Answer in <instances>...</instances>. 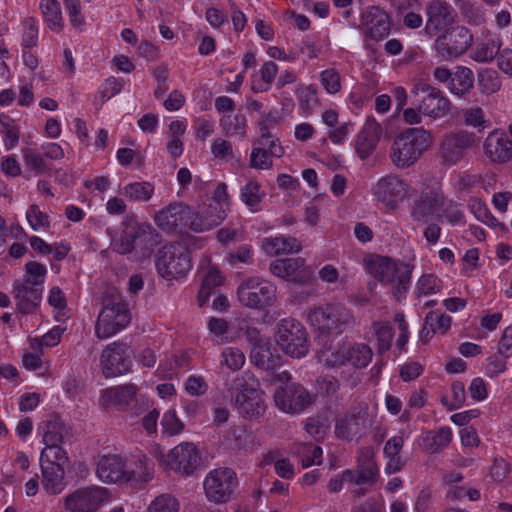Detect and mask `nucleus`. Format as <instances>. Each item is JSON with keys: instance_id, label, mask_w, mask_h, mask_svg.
Instances as JSON below:
<instances>
[{"instance_id": "obj_1", "label": "nucleus", "mask_w": 512, "mask_h": 512, "mask_svg": "<svg viewBox=\"0 0 512 512\" xmlns=\"http://www.w3.org/2000/svg\"><path fill=\"white\" fill-rule=\"evenodd\" d=\"M307 322L319 336L329 338L352 329L356 320L352 311L345 305L331 302L310 308Z\"/></svg>"}, {"instance_id": "obj_2", "label": "nucleus", "mask_w": 512, "mask_h": 512, "mask_svg": "<svg viewBox=\"0 0 512 512\" xmlns=\"http://www.w3.org/2000/svg\"><path fill=\"white\" fill-rule=\"evenodd\" d=\"M433 138L428 130L423 128H407L393 141L390 158L400 169L413 165L432 145Z\"/></svg>"}, {"instance_id": "obj_3", "label": "nucleus", "mask_w": 512, "mask_h": 512, "mask_svg": "<svg viewBox=\"0 0 512 512\" xmlns=\"http://www.w3.org/2000/svg\"><path fill=\"white\" fill-rule=\"evenodd\" d=\"M239 392L235 397V405L239 414L249 420L262 417L267 409L259 381L250 372H244L234 381Z\"/></svg>"}, {"instance_id": "obj_4", "label": "nucleus", "mask_w": 512, "mask_h": 512, "mask_svg": "<svg viewBox=\"0 0 512 512\" xmlns=\"http://www.w3.org/2000/svg\"><path fill=\"white\" fill-rule=\"evenodd\" d=\"M155 266L158 274L167 280L184 277L192 267L190 252L179 242L165 245L156 254Z\"/></svg>"}, {"instance_id": "obj_5", "label": "nucleus", "mask_w": 512, "mask_h": 512, "mask_svg": "<svg viewBox=\"0 0 512 512\" xmlns=\"http://www.w3.org/2000/svg\"><path fill=\"white\" fill-rule=\"evenodd\" d=\"M127 305L119 297L106 298L95 325V334L99 339L113 336L130 322Z\"/></svg>"}, {"instance_id": "obj_6", "label": "nucleus", "mask_w": 512, "mask_h": 512, "mask_svg": "<svg viewBox=\"0 0 512 512\" xmlns=\"http://www.w3.org/2000/svg\"><path fill=\"white\" fill-rule=\"evenodd\" d=\"M275 339L281 350L290 357L301 358L309 351L308 333L296 319H282L277 324Z\"/></svg>"}, {"instance_id": "obj_7", "label": "nucleus", "mask_w": 512, "mask_h": 512, "mask_svg": "<svg viewBox=\"0 0 512 512\" xmlns=\"http://www.w3.org/2000/svg\"><path fill=\"white\" fill-rule=\"evenodd\" d=\"M238 487L236 473L230 468H216L211 470L203 482L204 493L207 500L214 504L228 503Z\"/></svg>"}, {"instance_id": "obj_8", "label": "nucleus", "mask_w": 512, "mask_h": 512, "mask_svg": "<svg viewBox=\"0 0 512 512\" xmlns=\"http://www.w3.org/2000/svg\"><path fill=\"white\" fill-rule=\"evenodd\" d=\"M412 104L424 115L434 119L448 114L450 101L443 93L424 82L414 85L411 90Z\"/></svg>"}, {"instance_id": "obj_9", "label": "nucleus", "mask_w": 512, "mask_h": 512, "mask_svg": "<svg viewBox=\"0 0 512 512\" xmlns=\"http://www.w3.org/2000/svg\"><path fill=\"white\" fill-rule=\"evenodd\" d=\"M237 298L243 306L261 310L273 304L276 287L258 277H250L238 286Z\"/></svg>"}, {"instance_id": "obj_10", "label": "nucleus", "mask_w": 512, "mask_h": 512, "mask_svg": "<svg viewBox=\"0 0 512 512\" xmlns=\"http://www.w3.org/2000/svg\"><path fill=\"white\" fill-rule=\"evenodd\" d=\"M108 499L106 488L88 486L68 494L64 498V507L70 512H95Z\"/></svg>"}, {"instance_id": "obj_11", "label": "nucleus", "mask_w": 512, "mask_h": 512, "mask_svg": "<svg viewBox=\"0 0 512 512\" xmlns=\"http://www.w3.org/2000/svg\"><path fill=\"white\" fill-rule=\"evenodd\" d=\"M372 356V349L364 343L342 345L326 356L325 364L330 368L347 364L355 368H365L370 363Z\"/></svg>"}, {"instance_id": "obj_12", "label": "nucleus", "mask_w": 512, "mask_h": 512, "mask_svg": "<svg viewBox=\"0 0 512 512\" xmlns=\"http://www.w3.org/2000/svg\"><path fill=\"white\" fill-rule=\"evenodd\" d=\"M274 401L283 412L296 414L311 405L313 398L302 385L290 383L280 386L275 391Z\"/></svg>"}, {"instance_id": "obj_13", "label": "nucleus", "mask_w": 512, "mask_h": 512, "mask_svg": "<svg viewBox=\"0 0 512 512\" xmlns=\"http://www.w3.org/2000/svg\"><path fill=\"white\" fill-rule=\"evenodd\" d=\"M473 35L464 26H456L445 30L436 39V49L444 58H454L462 55L471 45Z\"/></svg>"}, {"instance_id": "obj_14", "label": "nucleus", "mask_w": 512, "mask_h": 512, "mask_svg": "<svg viewBox=\"0 0 512 512\" xmlns=\"http://www.w3.org/2000/svg\"><path fill=\"white\" fill-rule=\"evenodd\" d=\"M200 461V453L191 442H182L167 454V467L185 476L192 475L199 467Z\"/></svg>"}, {"instance_id": "obj_15", "label": "nucleus", "mask_w": 512, "mask_h": 512, "mask_svg": "<svg viewBox=\"0 0 512 512\" xmlns=\"http://www.w3.org/2000/svg\"><path fill=\"white\" fill-rule=\"evenodd\" d=\"M407 184L397 176L388 175L381 178L373 187V194L387 210L398 208V203L407 195Z\"/></svg>"}, {"instance_id": "obj_16", "label": "nucleus", "mask_w": 512, "mask_h": 512, "mask_svg": "<svg viewBox=\"0 0 512 512\" xmlns=\"http://www.w3.org/2000/svg\"><path fill=\"white\" fill-rule=\"evenodd\" d=\"M194 210L184 203H171L155 215V222L165 231H182L189 227Z\"/></svg>"}, {"instance_id": "obj_17", "label": "nucleus", "mask_w": 512, "mask_h": 512, "mask_svg": "<svg viewBox=\"0 0 512 512\" xmlns=\"http://www.w3.org/2000/svg\"><path fill=\"white\" fill-rule=\"evenodd\" d=\"M270 272L296 284H306L313 276L302 257L275 260L270 264Z\"/></svg>"}, {"instance_id": "obj_18", "label": "nucleus", "mask_w": 512, "mask_h": 512, "mask_svg": "<svg viewBox=\"0 0 512 512\" xmlns=\"http://www.w3.org/2000/svg\"><path fill=\"white\" fill-rule=\"evenodd\" d=\"M370 426L368 409H360L336 420L335 435L340 439L359 440L366 435Z\"/></svg>"}, {"instance_id": "obj_19", "label": "nucleus", "mask_w": 512, "mask_h": 512, "mask_svg": "<svg viewBox=\"0 0 512 512\" xmlns=\"http://www.w3.org/2000/svg\"><path fill=\"white\" fill-rule=\"evenodd\" d=\"M126 351L127 346L120 342H114L102 351L100 364L106 377L122 375L129 371L131 361Z\"/></svg>"}, {"instance_id": "obj_20", "label": "nucleus", "mask_w": 512, "mask_h": 512, "mask_svg": "<svg viewBox=\"0 0 512 512\" xmlns=\"http://www.w3.org/2000/svg\"><path fill=\"white\" fill-rule=\"evenodd\" d=\"M426 12L425 32L431 36L447 30L456 16L454 8L444 0H431L426 6Z\"/></svg>"}, {"instance_id": "obj_21", "label": "nucleus", "mask_w": 512, "mask_h": 512, "mask_svg": "<svg viewBox=\"0 0 512 512\" xmlns=\"http://www.w3.org/2000/svg\"><path fill=\"white\" fill-rule=\"evenodd\" d=\"M474 136L467 132L447 135L443 138L439 148V157L446 165L457 164L464 155V151L474 144Z\"/></svg>"}, {"instance_id": "obj_22", "label": "nucleus", "mask_w": 512, "mask_h": 512, "mask_svg": "<svg viewBox=\"0 0 512 512\" xmlns=\"http://www.w3.org/2000/svg\"><path fill=\"white\" fill-rule=\"evenodd\" d=\"M225 209L217 203L203 206L191 218L190 229L194 232H204L222 223L226 218Z\"/></svg>"}, {"instance_id": "obj_23", "label": "nucleus", "mask_w": 512, "mask_h": 512, "mask_svg": "<svg viewBox=\"0 0 512 512\" xmlns=\"http://www.w3.org/2000/svg\"><path fill=\"white\" fill-rule=\"evenodd\" d=\"M485 154L496 163H506L512 159V140L504 132H491L484 142Z\"/></svg>"}, {"instance_id": "obj_24", "label": "nucleus", "mask_w": 512, "mask_h": 512, "mask_svg": "<svg viewBox=\"0 0 512 512\" xmlns=\"http://www.w3.org/2000/svg\"><path fill=\"white\" fill-rule=\"evenodd\" d=\"M42 291V288L16 280L13 284V294L17 309L22 314L32 313L40 305Z\"/></svg>"}, {"instance_id": "obj_25", "label": "nucleus", "mask_w": 512, "mask_h": 512, "mask_svg": "<svg viewBox=\"0 0 512 512\" xmlns=\"http://www.w3.org/2000/svg\"><path fill=\"white\" fill-rule=\"evenodd\" d=\"M96 473L105 482L130 481L132 476L125 470L122 459L116 455L103 456L97 464Z\"/></svg>"}, {"instance_id": "obj_26", "label": "nucleus", "mask_w": 512, "mask_h": 512, "mask_svg": "<svg viewBox=\"0 0 512 512\" xmlns=\"http://www.w3.org/2000/svg\"><path fill=\"white\" fill-rule=\"evenodd\" d=\"M374 449L370 446L360 449L357 458V485H374L379 477L374 460Z\"/></svg>"}, {"instance_id": "obj_27", "label": "nucleus", "mask_w": 512, "mask_h": 512, "mask_svg": "<svg viewBox=\"0 0 512 512\" xmlns=\"http://www.w3.org/2000/svg\"><path fill=\"white\" fill-rule=\"evenodd\" d=\"M382 134V128L375 120H368L357 136L355 148L358 156L364 160L375 150Z\"/></svg>"}, {"instance_id": "obj_28", "label": "nucleus", "mask_w": 512, "mask_h": 512, "mask_svg": "<svg viewBox=\"0 0 512 512\" xmlns=\"http://www.w3.org/2000/svg\"><path fill=\"white\" fill-rule=\"evenodd\" d=\"M251 345L250 361L255 366L264 370H272L279 365L280 357L272 353L271 343L267 339L261 338Z\"/></svg>"}, {"instance_id": "obj_29", "label": "nucleus", "mask_w": 512, "mask_h": 512, "mask_svg": "<svg viewBox=\"0 0 512 512\" xmlns=\"http://www.w3.org/2000/svg\"><path fill=\"white\" fill-rule=\"evenodd\" d=\"M42 485L44 490L50 495L60 494L66 486L65 469L58 463L41 464Z\"/></svg>"}, {"instance_id": "obj_30", "label": "nucleus", "mask_w": 512, "mask_h": 512, "mask_svg": "<svg viewBox=\"0 0 512 512\" xmlns=\"http://www.w3.org/2000/svg\"><path fill=\"white\" fill-rule=\"evenodd\" d=\"M363 23L367 26V35L374 40H381L389 34L388 16L382 10L373 7L363 15Z\"/></svg>"}, {"instance_id": "obj_31", "label": "nucleus", "mask_w": 512, "mask_h": 512, "mask_svg": "<svg viewBox=\"0 0 512 512\" xmlns=\"http://www.w3.org/2000/svg\"><path fill=\"white\" fill-rule=\"evenodd\" d=\"M438 205H444V199L429 194H422L411 207L410 215L416 222H426Z\"/></svg>"}, {"instance_id": "obj_32", "label": "nucleus", "mask_w": 512, "mask_h": 512, "mask_svg": "<svg viewBox=\"0 0 512 512\" xmlns=\"http://www.w3.org/2000/svg\"><path fill=\"white\" fill-rule=\"evenodd\" d=\"M265 251L271 256L297 253L302 249L301 243L294 237L278 236L263 241Z\"/></svg>"}, {"instance_id": "obj_33", "label": "nucleus", "mask_w": 512, "mask_h": 512, "mask_svg": "<svg viewBox=\"0 0 512 512\" xmlns=\"http://www.w3.org/2000/svg\"><path fill=\"white\" fill-rule=\"evenodd\" d=\"M388 257H377L371 262V269L376 279L381 282H393L400 274V265Z\"/></svg>"}, {"instance_id": "obj_34", "label": "nucleus", "mask_w": 512, "mask_h": 512, "mask_svg": "<svg viewBox=\"0 0 512 512\" xmlns=\"http://www.w3.org/2000/svg\"><path fill=\"white\" fill-rule=\"evenodd\" d=\"M452 440L449 427H441L438 431H428L422 437L423 448L429 453H439L446 448Z\"/></svg>"}, {"instance_id": "obj_35", "label": "nucleus", "mask_w": 512, "mask_h": 512, "mask_svg": "<svg viewBox=\"0 0 512 512\" xmlns=\"http://www.w3.org/2000/svg\"><path fill=\"white\" fill-rule=\"evenodd\" d=\"M256 324L257 321L250 317L239 316L231 323V330L237 337L243 338L250 344H253L262 338Z\"/></svg>"}, {"instance_id": "obj_36", "label": "nucleus", "mask_w": 512, "mask_h": 512, "mask_svg": "<svg viewBox=\"0 0 512 512\" xmlns=\"http://www.w3.org/2000/svg\"><path fill=\"white\" fill-rule=\"evenodd\" d=\"M137 246H140L143 254H150L151 250L161 242V236L149 223L135 224Z\"/></svg>"}, {"instance_id": "obj_37", "label": "nucleus", "mask_w": 512, "mask_h": 512, "mask_svg": "<svg viewBox=\"0 0 512 512\" xmlns=\"http://www.w3.org/2000/svg\"><path fill=\"white\" fill-rule=\"evenodd\" d=\"M138 391L137 386L133 384H127L123 386L113 387L106 389L102 398L105 403L114 405H128L132 402Z\"/></svg>"}, {"instance_id": "obj_38", "label": "nucleus", "mask_w": 512, "mask_h": 512, "mask_svg": "<svg viewBox=\"0 0 512 512\" xmlns=\"http://www.w3.org/2000/svg\"><path fill=\"white\" fill-rule=\"evenodd\" d=\"M473 84V72L467 67L459 66L452 74L451 81L448 83V88L452 93L462 96L473 87Z\"/></svg>"}, {"instance_id": "obj_39", "label": "nucleus", "mask_w": 512, "mask_h": 512, "mask_svg": "<svg viewBox=\"0 0 512 512\" xmlns=\"http://www.w3.org/2000/svg\"><path fill=\"white\" fill-rule=\"evenodd\" d=\"M40 9L47 26L55 32L62 31L64 23L60 3L57 0H41Z\"/></svg>"}, {"instance_id": "obj_40", "label": "nucleus", "mask_w": 512, "mask_h": 512, "mask_svg": "<svg viewBox=\"0 0 512 512\" xmlns=\"http://www.w3.org/2000/svg\"><path fill=\"white\" fill-rule=\"evenodd\" d=\"M268 138L260 137L254 141L250 155V167L254 169H270L273 165V160L266 150Z\"/></svg>"}, {"instance_id": "obj_41", "label": "nucleus", "mask_w": 512, "mask_h": 512, "mask_svg": "<svg viewBox=\"0 0 512 512\" xmlns=\"http://www.w3.org/2000/svg\"><path fill=\"white\" fill-rule=\"evenodd\" d=\"M501 42L498 38L485 39L478 43L472 53V58L477 62H490L496 55L499 56Z\"/></svg>"}, {"instance_id": "obj_42", "label": "nucleus", "mask_w": 512, "mask_h": 512, "mask_svg": "<svg viewBox=\"0 0 512 512\" xmlns=\"http://www.w3.org/2000/svg\"><path fill=\"white\" fill-rule=\"evenodd\" d=\"M122 194L130 201L146 202L154 194V186L150 182H134L123 187Z\"/></svg>"}, {"instance_id": "obj_43", "label": "nucleus", "mask_w": 512, "mask_h": 512, "mask_svg": "<svg viewBox=\"0 0 512 512\" xmlns=\"http://www.w3.org/2000/svg\"><path fill=\"white\" fill-rule=\"evenodd\" d=\"M222 283L223 277L220 272L217 269L211 267L203 279L200 290L198 292L199 306H204L210 295L213 293L214 289L220 286Z\"/></svg>"}, {"instance_id": "obj_44", "label": "nucleus", "mask_w": 512, "mask_h": 512, "mask_svg": "<svg viewBox=\"0 0 512 512\" xmlns=\"http://www.w3.org/2000/svg\"><path fill=\"white\" fill-rule=\"evenodd\" d=\"M180 504L172 494L164 493L155 497L145 512H179Z\"/></svg>"}, {"instance_id": "obj_45", "label": "nucleus", "mask_w": 512, "mask_h": 512, "mask_svg": "<svg viewBox=\"0 0 512 512\" xmlns=\"http://www.w3.org/2000/svg\"><path fill=\"white\" fill-rule=\"evenodd\" d=\"M46 274L47 269L43 264L30 261L25 264V277L20 281L27 285L42 288Z\"/></svg>"}, {"instance_id": "obj_46", "label": "nucleus", "mask_w": 512, "mask_h": 512, "mask_svg": "<svg viewBox=\"0 0 512 512\" xmlns=\"http://www.w3.org/2000/svg\"><path fill=\"white\" fill-rule=\"evenodd\" d=\"M373 329L377 339L378 353L382 354L388 351L394 335L392 326L388 322H375Z\"/></svg>"}, {"instance_id": "obj_47", "label": "nucleus", "mask_w": 512, "mask_h": 512, "mask_svg": "<svg viewBox=\"0 0 512 512\" xmlns=\"http://www.w3.org/2000/svg\"><path fill=\"white\" fill-rule=\"evenodd\" d=\"M478 86L480 91L487 95L497 92L501 87L497 71L493 69L481 70L478 73Z\"/></svg>"}, {"instance_id": "obj_48", "label": "nucleus", "mask_w": 512, "mask_h": 512, "mask_svg": "<svg viewBox=\"0 0 512 512\" xmlns=\"http://www.w3.org/2000/svg\"><path fill=\"white\" fill-rule=\"evenodd\" d=\"M134 225L128 226L123 230L120 237L113 242V249L119 254H128L137 246Z\"/></svg>"}, {"instance_id": "obj_49", "label": "nucleus", "mask_w": 512, "mask_h": 512, "mask_svg": "<svg viewBox=\"0 0 512 512\" xmlns=\"http://www.w3.org/2000/svg\"><path fill=\"white\" fill-rule=\"evenodd\" d=\"M64 425L57 419L45 423L43 442L46 446L61 445L63 442Z\"/></svg>"}, {"instance_id": "obj_50", "label": "nucleus", "mask_w": 512, "mask_h": 512, "mask_svg": "<svg viewBox=\"0 0 512 512\" xmlns=\"http://www.w3.org/2000/svg\"><path fill=\"white\" fill-rule=\"evenodd\" d=\"M220 125L227 135H240L244 137L246 128V117L243 114L224 115Z\"/></svg>"}, {"instance_id": "obj_51", "label": "nucleus", "mask_w": 512, "mask_h": 512, "mask_svg": "<svg viewBox=\"0 0 512 512\" xmlns=\"http://www.w3.org/2000/svg\"><path fill=\"white\" fill-rule=\"evenodd\" d=\"M22 154L25 165L36 174L40 175L49 171V167L44 161L43 156L35 149L24 147L22 148Z\"/></svg>"}, {"instance_id": "obj_52", "label": "nucleus", "mask_w": 512, "mask_h": 512, "mask_svg": "<svg viewBox=\"0 0 512 512\" xmlns=\"http://www.w3.org/2000/svg\"><path fill=\"white\" fill-rule=\"evenodd\" d=\"M59 464L64 467L68 463V457L61 445L46 446L40 455V464Z\"/></svg>"}, {"instance_id": "obj_53", "label": "nucleus", "mask_w": 512, "mask_h": 512, "mask_svg": "<svg viewBox=\"0 0 512 512\" xmlns=\"http://www.w3.org/2000/svg\"><path fill=\"white\" fill-rule=\"evenodd\" d=\"M461 15L464 21L475 27H479L485 24V14L480 7L474 6L469 2H464L461 5Z\"/></svg>"}, {"instance_id": "obj_54", "label": "nucleus", "mask_w": 512, "mask_h": 512, "mask_svg": "<svg viewBox=\"0 0 512 512\" xmlns=\"http://www.w3.org/2000/svg\"><path fill=\"white\" fill-rule=\"evenodd\" d=\"M264 195V192L261 191L260 185L256 181H249L241 189L242 200L246 205L252 208L261 202Z\"/></svg>"}, {"instance_id": "obj_55", "label": "nucleus", "mask_w": 512, "mask_h": 512, "mask_svg": "<svg viewBox=\"0 0 512 512\" xmlns=\"http://www.w3.org/2000/svg\"><path fill=\"white\" fill-rule=\"evenodd\" d=\"M442 281L433 274H427L420 277L417 282V292L419 295H430L440 292Z\"/></svg>"}, {"instance_id": "obj_56", "label": "nucleus", "mask_w": 512, "mask_h": 512, "mask_svg": "<svg viewBox=\"0 0 512 512\" xmlns=\"http://www.w3.org/2000/svg\"><path fill=\"white\" fill-rule=\"evenodd\" d=\"M316 88L312 85L301 87L297 90L300 108L305 113H310L317 104Z\"/></svg>"}, {"instance_id": "obj_57", "label": "nucleus", "mask_w": 512, "mask_h": 512, "mask_svg": "<svg viewBox=\"0 0 512 512\" xmlns=\"http://www.w3.org/2000/svg\"><path fill=\"white\" fill-rule=\"evenodd\" d=\"M412 267L409 264L402 263L400 265V274L396 278L397 284L394 289V296L397 300H401L407 292L411 281Z\"/></svg>"}, {"instance_id": "obj_58", "label": "nucleus", "mask_w": 512, "mask_h": 512, "mask_svg": "<svg viewBox=\"0 0 512 512\" xmlns=\"http://www.w3.org/2000/svg\"><path fill=\"white\" fill-rule=\"evenodd\" d=\"M425 322L431 328L432 334L437 331L445 333L451 326V317L431 311L426 315Z\"/></svg>"}, {"instance_id": "obj_59", "label": "nucleus", "mask_w": 512, "mask_h": 512, "mask_svg": "<svg viewBox=\"0 0 512 512\" xmlns=\"http://www.w3.org/2000/svg\"><path fill=\"white\" fill-rule=\"evenodd\" d=\"M65 9L69 15L71 25L79 30H82L85 20L81 14L80 0H63Z\"/></svg>"}, {"instance_id": "obj_60", "label": "nucleus", "mask_w": 512, "mask_h": 512, "mask_svg": "<svg viewBox=\"0 0 512 512\" xmlns=\"http://www.w3.org/2000/svg\"><path fill=\"white\" fill-rule=\"evenodd\" d=\"M161 425L163 432L168 436H174L184 428L183 423L178 419L174 410H169L163 415Z\"/></svg>"}, {"instance_id": "obj_61", "label": "nucleus", "mask_w": 512, "mask_h": 512, "mask_svg": "<svg viewBox=\"0 0 512 512\" xmlns=\"http://www.w3.org/2000/svg\"><path fill=\"white\" fill-rule=\"evenodd\" d=\"M225 365L231 370H239L245 363V356L238 348L229 347L222 353Z\"/></svg>"}, {"instance_id": "obj_62", "label": "nucleus", "mask_w": 512, "mask_h": 512, "mask_svg": "<svg viewBox=\"0 0 512 512\" xmlns=\"http://www.w3.org/2000/svg\"><path fill=\"white\" fill-rule=\"evenodd\" d=\"M464 121L467 125L473 127L485 128L489 122L485 119L484 112L479 107H471L463 110Z\"/></svg>"}, {"instance_id": "obj_63", "label": "nucleus", "mask_w": 512, "mask_h": 512, "mask_svg": "<svg viewBox=\"0 0 512 512\" xmlns=\"http://www.w3.org/2000/svg\"><path fill=\"white\" fill-rule=\"evenodd\" d=\"M321 83L328 93H337L340 88V76L334 69H327L320 74Z\"/></svg>"}, {"instance_id": "obj_64", "label": "nucleus", "mask_w": 512, "mask_h": 512, "mask_svg": "<svg viewBox=\"0 0 512 512\" xmlns=\"http://www.w3.org/2000/svg\"><path fill=\"white\" fill-rule=\"evenodd\" d=\"M340 388L339 381L330 375H325L317 379V389L323 396H333Z\"/></svg>"}]
</instances>
